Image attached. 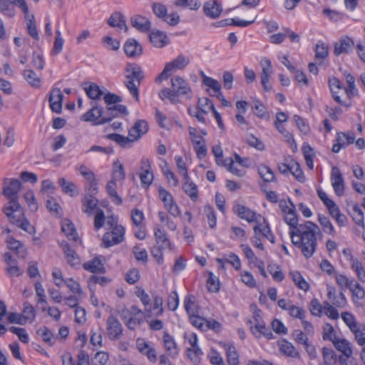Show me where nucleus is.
Segmentation results:
<instances>
[{"label":"nucleus","mask_w":365,"mask_h":365,"mask_svg":"<svg viewBox=\"0 0 365 365\" xmlns=\"http://www.w3.org/2000/svg\"><path fill=\"white\" fill-rule=\"evenodd\" d=\"M68 264L72 267H78L81 264V259L76 251L68 244H61Z\"/></svg>","instance_id":"nucleus-15"},{"label":"nucleus","mask_w":365,"mask_h":365,"mask_svg":"<svg viewBox=\"0 0 365 365\" xmlns=\"http://www.w3.org/2000/svg\"><path fill=\"white\" fill-rule=\"evenodd\" d=\"M234 212L241 219L247 220L248 222H257V214L250 208L242 205H237L233 208Z\"/></svg>","instance_id":"nucleus-14"},{"label":"nucleus","mask_w":365,"mask_h":365,"mask_svg":"<svg viewBox=\"0 0 365 365\" xmlns=\"http://www.w3.org/2000/svg\"><path fill=\"white\" fill-rule=\"evenodd\" d=\"M98 200L92 195H86L82 199L83 210L88 215H91L96 208Z\"/></svg>","instance_id":"nucleus-28"},{"label":"nucleus","mask_w":365,"mask_h":365,"mask_svg":"<svg viewBox=\"0 0 365 365\" xmlns=\"http://www.w3.org/2000/svg\"><path fill=\"white\" fill-rule=\"evenodd\" d=\"M263 221L265 223V225L262 228H260L259 226L256 225L254 227V231L256 235H257L258 232L262 233V235L265 237L268 240L274 243V237L272 235L268 224L266 222L265 219H263Z\"/></svg>","instance_id":"nucleus-52"},{"label":"nucleus","mask_w":365,"mask_h":365,"mask_svg":"<svg viewBox=\"0 0 365 365\" xmlns=\"http://www.w3.org/2000/svg\"><path fill=\"white\" fill-rule=\"evenodd\" d=\"M197 106L203 113H207L210 110L212 111L215 109L213 103L207 98H199Z\"/></svg>","instance_id":"nucleus-57"},{"label":"nucleus","mask_w":365,"mask_h":365,"mask_svg":"<svg viewBox=\"0 0 365 365\" xmlns=\"http://www.w3.org/2000/svg\"><path fill=\"white\" fill-rule=\"evenodd\" d=\"M185 308L189 315H193L198 312L195 297L193 295H188L185 297Z\"/></svg>","instance_id":"nucleus-47"},{"label":"nucleus","mask_w":365,"mask_h":365,"mask_svg":"<svg viewBox=\"0 0 365 365\" xmlns=\"http://www.w3.org/2000/svg\"><path fill=\"white\" fill-rule=\"evenodd\" d=\"M22 316L24 317L26 322L29 320L33 322L35 319L36 314L34 307L29 302L24 303V309Z\"/></svg>","instance_id":"nucleus-59"},{"label":"nucleus","mask_w":365,"mask_h":365,"mask_svg":"<svg viewBox=\"0 0 365 365\" xmlns=\"http://www.w3.org/2000/svg\"><path fill=\"white\" fill-rule=\"evenodd\" d=\"M84 91L88 97L92 100H99L104 94V88H101L95 83H87Z\"/></svg>","instance_id":"nucleus-24"},{"label":"nucleus","mask_w":365,"mask_h":365,"mask_svg":"<svg viewBox=\"0 0 365 365\" xmlns=\"http://www.w3.org/2000/svg\"><path fill=\"white\" fill-rule=\"evenodd\" d=\"M21 187V182L18 179L5 178L4 180V186L2 194L9 200V205L4 208V212L8 217L11 222L16 223L14 212L19 213V217L22 215V207L19 202L18 193Z\"/></svg>","instance_id":"nucleus-2"},{"label":"nucleus","mask_w":365,"mask_h":365,"mask_svg":"<svg viewBox=\"0 0 365 365\" xmlns=\"http://www.w3.org/2000/svg\"><path fill=\"white\" fill-rule=\"evenodd\" d=\"M107 138L115 141L123 148L130 147V144L135 141L133 138H130V135L125 137L118 133L109 134L107 135Z\"/></svg>","instance_id":"nucleus-36"},{"label":"nucleus","mask_w":365,"mask_h":365,"mask_svg":"<svg viewBox=\"0 0 365 365\" xmlns=\"http://www.w3.org/2000/svg\"><path fill=\"white\" fill-rule=\"evenodd\" d=\"M323 364L319 365H335L337 356L335 352L329 348L324 347L322 349Z\"/></svg>","instance_id":"nucleus-42"},{"label":"nucleus","mask_w":365,"mask_h":365,"mask_svg":"<svg viewBox=\"0 0 365 365\" xmlns=\"http://www.w3.org/2000/svg\"><path fill=\"white\" fill-rule=\"evenodd\" d=\"M331 180L336 194L338 196H341L344 191V182L342 174L337 167L332 168Z\"/></svg>","instance_id":"nucleus-11"},{"label":"nucleus","mask_w":365,"mask_h":365,"mask_svg":"<svg viewBox=\"0 0 365 365\" xmlns=\"http://www.w3.org/2000/svg\"><path fill=\"white\" fill-rule=\"evenodd\" d=\"M148 130V125L146 121L143 120H137L134 125L129 130L128 134L135 141Z\"/></svg>","instance_id":"nucleus-16"},{"label":"nucleus","mask_w":365,"mask_h":365,"mask_svg":"<svg viewBox=\"0 0 365 365\" xmlns=\"http://www.w3.org/2000/svg\"><path fill=\"white\" fill-rule=\"evenodd\" d=\"M336 289L334 287L327 286V297L329 302L337 307H343L346 303V300L343 292H340L336 296Z\"/></svg>","instance_id":"nucleus-19"},{"label":"nucleus","mask_w":365,"mask_h":365,"mask_svg":"<svg viewBox=\"0 0 365 365\" xmlns=\"http://www.w3.org/2000/svg\"><path fill=\"white\" fill-rule=\"evenodd\" d=\"M15 216V220L18 221L15 224H16L18 226H19L21 229L24 230L32 232L34 231V227L31 226L29 222L27 220H24L21 221V218L24 216V211L22 210V215L19 217V213L18 212H14L13 214Z\"/></svg>","instance_id":"nucleus-53"},{"label":"nucleus","mask_w":365,"mask_h":365,"mask_svg":"<svg viewBox=\"0 0 365 365\" xmlns=\"http://www.w3.org/2000/svg\"><path fill=\"white\" fill-rule=\"evenodd\" d=\"M150 41L157 48H162L168 43V37L162 31H152L150 34Z\"/></svg>","instance_id":"nucleus-30"},{"label":"nucleus","mask_w":365,"mask_h":365,"mask_svg":"<svg viewBox=\"0 0 365 365\" xmlns=\"http://www.w3.org/2000/svg\"><path fill=\"white\" fill-rule=\"evenodd\" d=\"M334 347L343 355L346 356H351L353 354L352 347L349 341L345 339H336L333 342Z\"/></svg>","instance_id":"nucleus-27"},{"label":"nucleus","mask_w":365,"mask_h":365,"mask_svg":"<svg viewBox=\"0 0 365 365\" xmlns=\"http://www.w3.org/2000/svg\"><path fill=\"white\" fill-rule=\"evenodd\" d=\"M250 329L256 337L264 336L267 339H270L273 336L272 333L266 327L264 322H257L254 327L251 326Z\"/></svg>","instance_id":"nucleus-29"},{"label":"nucleus","mask_w":365,"mask_h":365,"mask_svg":"<svg viewBox=\"0 0 365 365\" xmlns=\"http://www.w3.org/2000/svg\"><path fill=\"white\" fill-rule=\"evenodd\" d=\"M88 153H91L94 158H98L103 155H108L113 153V149L110 147H102L100 145H93L88 150Z\"/></svg>","instance_id":"nucleus-37"},{"label":"nucleus","mask_w":365,"mask_h":365,"mask_svg":"<svg viewBox=\"0 0 365 365\" xmlns=\"http://www.w3.org/2000/svg\"><path fill=\"white\" fill-rule=\"evenodd\" d=\"M284 219L286 223L290 227V230H293L299 225L298 224V219L295 212V210H293L291 212L285 214Z\"/></svg>","instance_id":"nucleus-58"},{"label":"nucleus","mask_w":365,"mask_h":365,"mask_svg":"<svg viewBox=\"0 0 365 365\" xmlns=\"http://www.w3.org/2000/svg\"><path fill=\"white\" fill-rule=\"evenodd\" d=\"M190 63V58L184 55H179L171 62L165 64L163 71L156 78V81L160 83L162 80L167 79L174 70L183 69Z\"/></svg>","instance_id":"nucleus-3"},{"label":"nucleus","mask_w":365,"mask_h":365,"mask_svg":"<svg viewBox=\"0 0 365 365\" xmlns=\"http://www.w3.org/2000/svg\"><path fill=\"white\" fill-rule=\"evenodd\" d=\"M24 197L32 212H36L38 209V205L33 190H28L24 195Z\"/></svg>","instance_id":"nucleus-51"},{"label":"nucleus","mask_w":365,"mask_h":365,"mask_svg":"<svg viewBox=\"0 0 365 365\" xmlns=\"http://www.w3.org/2000/svg\"><path fill=\"white\" fill-rule=\"evenodd\" d=\"M261 66L262 67L261 73V83L264 91H269L272 88L271 85L269 83V75L272 73V64L269 59L263 58L261 61Z\"/></svg>","instance_id":"nucleus-10"},{"label":"nucleus","mask_w":365,"mask_h":365,"mask_svg":"<svg viewBox=\"0 0 365 365\" xmlns=\"http://www.w3.org/2000/svg\"><path fill=\"white\" fill-rule=\"evenodd\" d=\"M77 170L82 176L87 180L88 185L87 189L92 194L98 192V180L94 173L87 168L85 165H81Z\"/></svg>","instance_id":"nucleus-9"},{"label":"nucleus","mask_w":365,"mask_h":365,"mask_svg":"<svg viewBox=\"0 0 365 365\" xmlns=\"http://www.w3.org/2000/svg\"><path fill=\"white\" fill-rule=\"evenodd\" d=\"M355 135L352 132L338 133L336 138V143L341 147L346 148L354 142Z\"/></svg>","instance_id":"nucleus-35"},{"label":"nucleus","mask_w":365,"mask_h":365,"mask_svg":"<svg viewBox=\"0 0 365 365\" xmlns=\"http://www.w3.org/2000/svg\"><path fill=\"white\" fill-rule=\"evenodd\" d=\"M125 178V173L123 164L119 160H116L113 165L112 180L121 181Z\"/></svg>","instance_id":"nucleus-40"},{"label":"nucleus","mask_w":365,"mask_h":365,"mask_svg":"<svg viewBox=\"0 0 365 365\" xmlns=\"http://www.w3.org/2000/svg\"><path fill=\"white\" fill-rule=\"evenodd\" d=\"M24 79L32 87L38 88L41 87V79L31 69L24 70L23 72Z\"/></svg>","instance_id":"nucleus-34"},{"label":"nucleus","mask_w":365,"mask_h":365,"mask_svg":"<svg viewBox=\"0 0 365 365\" xmlns=\"http://www.w3.org/2000/svg\"><path fill=\"white\" fill-rule=\"evenodd\" d=\"M9 331L13 334H16L21 342L24 344L29 343V338L25 329L16 327H11L9 328Z\"/></svg>","instance_id":"nucleus-60"},{"label":"nucleus","mask_w":365,"mask_h":365,"mask_svg":"<svg viewBox=\"0 0 365 365\" xmlns=\"http://www.w3.org/2000/svg\"><path fill=\"white\" fill-rule=\"evenodd\" d=\"M84 269L92 273H105L106 269L101 260L98 257L88 261L83 264Z\"/></svg>","instance_id":"nucleus-26"},{"label":"nucleus","mask_w":365,"mask_h":365,"mask_svg":"<svg viewBox=\"0 0 365 365\" xmlns=\"http://www.w3.org/2000/svg\"><path fill=\"white\" fill-rule=\"evenodd\" d=\"M318 221L324 232L331 235L332 236L334 235V228L331 222L326 216L319 215L318 216Z\"/></svg>","instance_id":"nucleus-48"},{"label":"nucleus","mask_w":365,"mask_h":365,"mask_svg":"<svg viewBox=\"0 0 365 365\" xmlns=\"http://www.w3.org/2000/svg\"><path fill=\"white\" fill-rule=\"evenodd\" d=\"M279 346L280 351L285 355L296 359H299L300 357L299 351L291 342L283 340Z\"/></svg>","instance_id":"nucleus-33"},{"label":"nucleus","mask_w":365,"mask_h":365,"mask_svg":"<svg viewBox=\"0 0 365 365\" xmlns=\"http://www.w3.org/2000/svg\"><path fill=\"white\" fill-rule=\"evenodd\" d=\"M140 178L142 186L147 189L153 182L154 175L152 170L143 171L140 175Z\"/></svg>","instance_id":"nucleus-62"},{"label":"nucleus","mask_w":365,"mask_h":365,"mask_svg":"<svg viewBox=\"0 0 365 365\" xmlns=\"http://www.w3.org/2000/svg\"><path fill=\"white\" fill-rule=\"evenodd\" d=\"M292 280L294 284L300 289L304 291H307L309 288V284L305 281L301 274L298 272H291Z\"/></svg>","instance_id":"nucleus-50"},{"label":"nucleus","mask_w":365,"mask_h":365,"mask_svg":"<svg viewBox=\"0 0 365 365\" xmlns=\"http://www.w3.org/2000/svg\"><path fill=\"white\" fill-rule=\"evenodd\" d=\"M103 108L96 103L81 117V120L86 122H93L95 125H102L110 122L113 115L103 116Z\"/></svg>","instance_id":"nucleus-4"},{"label":"nucleus","mask_w":365,"mask_h":365,"mask_svg":"<svg viewBox=\"0 0 365 365\" xmlns=\"http://www.w3.org/2000/svg\"><path fill=\"white\" fill-rule=\"evenodd\" d=\"M159 97L161 100L168 98L170 100L171 103L176 104L180 103V100L176 96L175 91L168 88H164L159 92Z\"/></svg>","instance_id":"nucleus-49"},{"label":"nucleus","mask_w":365,"mask_h":365,"mask_svg":"<svg viewBox=\"0 0 365 365\" xmlns=\"http://www.w3.org/2000/svg\"><path fill=\"white\" fill-rule=\"evenodd\" d=\"M125 72L127 73L125 76L127 81H137V83H138L141 82L144 77L143 72L140 67L135 64H127Z\"/></svg>","instance_id":"nucleus-17"},{"label":"nucleus","mask_w":365,"mask_h":365,"mask_svg":"<svg viewBox=\"0 0 365 365\" xmlns=\"http://www.w3.org/2000/svg\"><path fill=\"white\" fill-rule=\"evenodd\" d=\"M117 181L110 180L106 185V191L108 195L112 198V201L117 205L123 203L121 197L117 192Z\"/></svg>","instance_id":"nucleus-31"},{"label":"nucleus","mask_w":365,"mask_h":365,"mask_svg":"<svg viewBox=\"0 0 365 365\" xmlns=\"http://www.w3.org/2000/svg\"><path fill=\"white\" fill-rule=\"evenodd\" d=\"M291 173L299 182H304L305 181V177L300 165L294 160H292Z\"/></svg>","instance_id":"nucleus-55"},{"label":"nucleus","mask_w":365,"mask_h":365,"mask_svg":"<svg viewBox=\"0 0 365 365\" xmlns=\"http://www.w3.org/2000/svg\"><path fill=\"white\" fill-rule=\"evenodd\" d=\"M260 177L267 182H274L275 180L273 171L267 165H260L258 168Z\"/></svg>","instance_id":"nucleus-46"},{"label":"nucleus","mask_w":365,"mask_h":365,"mask_svg":"<svg viewBox=\"0 0 365 365\" xmlns=\"http://www.w3.org/2000/svg\"><path fill=\"white\" fill-rule=\"evenodd\" d=\"M154 235L156 240V246L165 250H171V242L168 238L163 229L155 227L154 229Z\"/></svg>","instance_id":"nucleus-23"},{"label":"nucleus","mask_w":365,"mask_h":365,"mask_svg":"<svg viewBox=\"0 0 365 365\" xmlns=\"http://www.w3.org/2000/svg\"><path fill=\"white\" fill-rule=\"evenodd\" d=\"M111 230L103 237V243L106 248L120 243L124 239L125 229L123 226L115 227Z\"/></svg>","instance_id":"nucleus-5"},{"label":"nucleus","mask_w":365,"mask_h":365,"mask_svg":"<svg viewBox=\"0 0 365 365\" xmlns=\"http://www.w3.org/2000/svg\"><path fill=\"white\" fill-rule=\"evenodd\" d=\"M14 4L18 6L25 15H28L29 7L25 0H0V11L11 17L14 15Z\"/></svg>","instance_id":"nucleus-6"},{"label":"nucleus","mask_w":365,"mask_h":365,"mask_svg":"<svg viewBox=\"0 0 365 365\" xmlns=\"http://www.w3.org/2000/svg\"><path fill=\"white\" fill-rule=\"evenodd\" d=\"M210 361L212 365H225L224 360L219 352L211 349L208 354Z\"/></svg>","instance_id":"nucleus-64"},{"label":"nucleus","mask_w":365,"mask_h":365,"mask_svg":"<svg viewBox=\"0 0 365 365\" xmlns=\"http://www.w3.org/2000/svg\"><path fill=\"white\" fill-rule=\"evenodd\" d=\"M292 243L306 258H310L317 250V237L322 235L320 228L312 221L301 223L289 231Z\"/></svg>","instance_id":"nucleus-1"},{"label":"nucleus","mask_w":365,"mask_h":365,"mask_svg":"<svg viewBox=\"0 0 365 365\" xmlns=\"http://www.w3.org/2000/svg\"><path fill=\"white\" fill-rule=\"evenodd\" d=\"M163 344L168 356L175 358L178 355V348L174 339L167 332L163 334Z\"/></svg>","instance_id":"nucleus-21"},{"label":"nucleus","mask_w":365,"mask_h":365,"mask_svg":"<svg viewBox=\"0 0 365 365\" xmlns=\"http://www.w3.org/2000/svg\"><path fill=\"white\" fill-rule=\"evenodd\" d=\"M329 55V47L323 42L319 41L315 46V60L325 59Z\"/></svg>","instance_id":"nucleus-44"},{"label":"nucleus","mask_w":365,"mask_h":365,"mask_svg":"<svg viewBox=\"0 0 365 365\" xmlns=\"http://www.w3.org/2000/svg\"><path fill=\"white\" fill-rule=\"evenodd\" d=\"M123 326L113 315H110L106 320V332L109 339L118 340L123 334Z\"/></svg>","instance_id":"nucleus-7"},{"label":"nucleus","mask_w":365,"mask_h":365,"mask_svg":"<svg viewBox=\"0 0 365 365\" xmlns=\"http://www.w3.org/2000/svg\"><path fill=\"white\" fill-rule=\"evenodd\" d=\"M203 10L205 15L212 19L217 18L222 12L221 5L216 0L205 2Z\"/></svg>","instance_id":"nucleus-22"},{"label":"nucleus","mask_w":365,"mask_h":365,"mask_svg":"<svg viewBox=\"0 0 365 365\" xmlns=\"http://www.w3.org/2000/svg\"><path fill=\"white\" fill-rule=\"evenodd\" d=\"M131 25L140 32H148L151 27V23L145 16L135 15L130 18Z\"/></svg>","instance_id":"nucleus-20"},{"label":"nucleus","mask_w":365,"mask_h":365,"mask_svg":"<svg viewBox=\"0 0 365 365\" xmlns=\"http://www.w3.org/2000/svg\"><path fill=\"white\" fill-rule=\"evenodd\" d=\"M171 86L176 96H185L187 99L192 98V89L184 78L175 76L171 79Z\"/></svg>","instance_id":"nucleus-8"},{"label":"nucleus","mask_w":365,"mask_h":365,"mask_svg":"<svg viewBox=\"0 0 365 365\" xmlns=\"http://www.w3.org/2000/svg\"><path fill=\"white\" fill-rule=\"evenodd\" d=\"M341 318L351 331L359 324L354 315L349 312H343Z\"/></svg>","instance_id":"nucleus-61"},{"label":"nucleus","mask_w":365,"mask_h":365,"mask_svg":"<svg viewBox=\"0 0 365 365\" xmlns=\"http://www.w3.org/2000/svg\"><path fill=\"white\" fill-rule=\"evenodd\" d=\"M62 231L66 235L69 240L78 242L79 237L77 235L76 230L73 224L68 220H64L61 225Z\"/></svg>","instance_id":"nucleus-32"},{"label":"nucleus","mask_w":365,"mask_h":365,"mask_svg":"<svg viewBox=\"0 0 365 365\" xmlns=\"http://www.w3.org/2000/svg\"><path fill=\"white\" fill-rule=\"evenodd\" d=\"M354 46V41L349 36H342L338 42L334 43V53L339 56L341 53H349Z\"/></svg>","instance_id":"nucleus-12"},{"label":"nucleus","mask_w":365,"mask_h":365,"mask_svg":"<svg viewBox=\"0 0 365 365\" xmlns=\"http://www.w3.org/2000/svg\"><path fill=\"white\" fill-rule=\"evenodd\" d=\"M108 24L109 26L118 28L120 30L128 31L125 17L120 12L113 13L108 19Z\"/></svg>","instance_id":"nucleus-25"},{"label":"nucleus","mask_w":365,"mask_h":365,"mask_svg":"<svg viewBox=\"0 0 365 365\" xmlns=\"http://www.w3.org/2000/svg\"><path fill=\"white\" fill-rule=\"evenodd\" d=\"M163 172L166 177L168 183H170L173 187H177L179 185L178 179L177 178L175 173L171 170L168 163H165Z\"/></svg>","instance_id":"nucleus-54"},{"label":"nucleus","mask_w":365,"mask_h":365,"mask_svg":"<svg viewBox=\"0 0 365 365\" xmlns=\"http://www.w3.org/2000/svg\"><path fill=\"white\" fill-rule=\"evenodd\" d=\"M25 18L27 20L26 29L29 34L36 40H38L39 36L36 28V24L34 14L25 15Z\"/></svg>","instance_id":"nucleus-39"},{"label":"nucleus","mask_w":365,"mask_h":365,"mask_svg":"<svg viewBox=\"0 0 365 365\" xmlns=\"http://www.w3.org/2000/svg\"><path fill=\"white\" fill-rule=\"evenodd\" d=\"M227 362L228 365H238L239 355L234 346H228L226 349Z\"/></svg>","instance_id":"nucleus-45"},{"label":"nucleus","mask_w":365,"mask_h":365,"mask_svg":"<svg viewBox=\"0 0 365 365\" xmlns=\"http://www.w3.org/2000/svg\"><path fill=\"white\" fill-rule=\"evenodd\" d=\"M352 211L351 215L354 222L359 226L364 225V213L356 203L351 202Z\"/></svg>","instance_id":"nucleus-43"},{"label":"nucleus","mask_w":365,"mask_h":365,"mask_svg":"<svg viewBox=\"0 0 365 365\" xmlns=\"http://www.w3.org/2000/svg\"><path fill=\"white\" fill-rule=\"evenodd\" d=\"M355 336V339L357 341V343L360 346H364L365 345V327L362 324H359L356 328L355 330L354 329L351 331Z\"/></svg>","instance_id":"nucleus-56"},{"label":"nucleus","mask_w":365,"mask_h":365,"mask_svg":"<svg viewBox=\"0 0 365 365\" xmlns=\"http://www.w3.org/2000/svg\"><path fill=\"white\" fill-rule=\"evenodd\" d=\"M63 192L69 194L71 197L78 195L76 185L66 180L64 178H60L58 181Z\"/></svg>","instance_id":"nucleus-38"},{"label":"nucleus","mask_w":365,"mask_h":365,"mask_svg":"<svg viewBox=\"0 0 365 365\" xmlns=\"http://www.w3.org/2000/svg\"><path fill=\"white\" fill-rule=\"evenodd\" d=\"M182 188L192 202H196L198 200L197 186L189 176L182 179Z\"/></svg>","instance_id":"nucleus-13"},{"label":"nucleus","mask_w":365,"mask_h":365,"mask_svg":"<svg viewBox=\"0 0 365 365\" xmlns=\"http://www.w3.org/2000/svg\"><path fill=\"white\" fill-rule=\"evenodd\" d=\"M124 51L129 57L140 56L143 53L141 45L135 39H128L124 45Z\"/></svg>","instance_id":"nucleus-18"},{"label":"nucleus","mask_w":365,"mask_h":365,"mask_svg":"<svg viewBox=\"0 0 365 365\" xmlns=\"http://www.w3.org/2000/svg\"><path fill=\"white\" fill-rule=\"evenodd\" d=\"M351 268L356 273L359 279L365 282V269L361 262L357 259L351 257L350 258Z\"/></svg>","instance_id":"nucleus-41"},{"label":"nucleus","mask_w":365,"mask_h":365,"mask_svg":"<svg viewBox=\"0 0 365 365\" xmlns=\"http://www.w3.org/2000/svg\"><path fill=\"white\" fill-rule=\"evenodd\" d=\"M349 289L354 302L356 299H364L365 298V291L359 283H356L353 287H350Z\"/></svg>","instance_id":"nucleus-63"}]
</instances>
